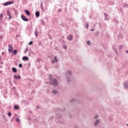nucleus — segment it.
Wrapping results in <instances>:
<instances>
[{
	"instance_id": "nucleus-14",
	"label": "nucleus",
	"mask_w": 128,
	"mask_h": 128,
	"mask_svg": "<svg viewBox=\"0 0 128 128\" xmlns=\"http://www.w3.org/2000/svg\"><path fill=\"white\" fill-rule=\"evenodd\" d=\"M40 8L42 10L44 11V4L42 3V2H41L40 3Z\"/></svg>"
},
{
	"instance_id": "nucleus-7",
	"label": "nucleus",
	"mask_w": 128,
	"mask_h": 128,
	"mask_svg": "<svg viewBox=\"0 0 128 128\" xmlns=\"http://www.w3.org/2000/svg\"><path fill=\"white\" fill-rule=\"evenodd\" d=\"M25 14L28 16H30V12L28 10H24Z\"/></svg>"
},
{
	"instance_id": "nucleus-22",
	"label": "nucleus",
	"mask_w": 128,
	"mask_h": 128,
	"mask_svg": "<svg viewBox=\"0 0 128 128\" xmlns=\"http://www.w3.org/2000/svg\"><path fill=\"white\" fill-rule=\"evenodd\" d=\"M40 22L41 24H42V26L44 25V20L41 19L40 20Z\"/></svg>"
},
{
	"instance_id": "nucleus-33",
	"label": "nucleus",
	"mask_w": 128,
	"mask_h": 128,
	"mask_svg": "<svg viewBox=\"0 0 128 128\" xmlns=\"http://www.w3.org/2000/svg\"><path fill=\"white\" fill-rule=\"evenodd\" d=\"M98 118V115H96L94 116V120H96V118Z\"/></svg>"
},
{
	"instance_id": "nucleus-15",
	"label": "nucleus",
	"mask_w": 128,
	"mask_h": 128,
	"mask_svg": "<svg viewBox=\"0 0 128 128\" xmlns=\"http://www.w3.org/2000/svg\"><path fill=\"white\" fill-rule=\"evenodd\" d=\"M99 122H100V120H96L95 121L94 123V126H98V123H99Z\"/></svg>"
},
{
	"instance_id": "nucleus-38",
	"label": "nucleus",
	"mask_w": 128,
	"mask_h": 128,
	"mask_svg": "<svg viewBox=\"0 0 128 128\" xmlns=\"http://www.w3.org/2000/svg\"><path fill=\"white\" fill-rule=\"evenodd\" d=\"M28 50V48H26L25 50V51L24 52V54H26V52H27Z\"/></svg>"
},
{
	"instance_id": "nucleus-57",
	"label": "nucleus",
	"mask_w": 128,
	"mask_h": 128,
	"mask_svg": "<svg viewBox=\"0 0 128 128\" xmlns=\"http://www.w3.org/2000/svg\"><path fill=\"white\" fill-rule=\"evenodd\" d=\"M6 118V116L4 115L3 116V118Z\"/></svg>"
},
{
	"instance_id": "nucleus-29",
	"label": "nucleus",
	"mask_w": 128,
	"mask_h": 128,
	"mask_svg": "<svg viewBox=\"0 0 128 128\" xmlns=\"http://www.w3.org/2000/svg\"><path fill=\"white\" fill-rule=\"evenodd\" d=\"M8 116H12V112H8Z\"/></svg>"
},
{
	"instance_id": "nucleus-42",
	"label": "nucleus",
	"mask_w": 128,
	"mask_h": 128,
	"mask_svg": "<svg viewBox=\"0 0 128 128\" xmlns=\"http://www.w3.org/2000/svg\"><path fill=\"white\" fill-rule=\"evenodd\" d=\"M36 60H37L38 62H40V58H38Z\"/></svg>"
},
{
	"instance_id": "nucleus-26",
	"label": "nucleus",
	"mask_w": 128,
	"mask_h": 128,
	"mask_svg": "<svg viewBox=\"0 0 128 128\" xmlns=\"http://www.w3.org/2000/svg\"><path fill=\"white\" fill-rule=\"evenodd\" d=\"M34 35H35V36H38V30H36L34 32Z\"/></svg>"
},
{
	"instance_id": "nucleus-17",
	"label": "nucleus",
	"mask_w": 128,
	"mask_h": 128,
	"mask_svg": "<svg viewBox=\"0 0 128 128\" xmlns=\"http://www.w3.org/2000/svg\"><path fill=\"white\" fill-rule=\"evenodd\" d=\"M48 56L49 58L52 59V58H54V55L52 54H48Z\"/></svg>"
},
{
	"instance_id": "nucleus-55",
	"label": "nucleus",
	"mask_w": 128,
	"mask_h": 128,
	"mask_svg": "<svg viewBox=\"0 0 128 128\" xmlns=\"http://www.w3.org/2000/svg\"><path fill=\"white\" fill-rule=\"evenodd\" d=\"M116 24H118V20H116Z\"/></svg>"
},
{
	"instance_id": "nucleus-49",
	"label": "nucleus",
	"mask_w": 128,
	"mask_h": 128,
	"mask_svg": "<svg viewBox=\"0 0 128 128\" xmlns=\"http://www.w3.org/2000/svg\"><path fill=\"white\" fill-rule=\"evenodd\" d=\"M2 36H0V40H2Z\"/></svg>"
},
{
	"instance_id": "nucleus-41",
	"label": "nucleus",
	"mask_w": 128,
	"mask_h": 128,
	"mask_svg": "<svg viewBox=\"0 0 128 128\" xmlns=\"http://www.w3.org/2000/svg\"><path fill=\"white\" fill-rule=\"evenodd\" d=\"M74 10H76V12H78V9L77 8H74Z\"/></svg>"
},
{
	"instance_id": "nucleus-3",
	"label": "nucleus",
	"mask_w": 128,
	"mask_h": 128,
	"mask_svg": "<svg viewBox=\"0 0 128 128\" xmlns=\"http://www.w3.org/2000/svg\"><path fill=\"white\" fill-rule=\"evenodd\" d=\"M8 52H10L11 54H12V52L14 50V48L12 47V44H10L8 46Z\"/></svg>"
},
{
	"instance_id": "nucleus-4",
	"label": "nucleus",
	"mask_w": 128,
	"mask_h": 128,
	"mask_svg": "<svg viewBox=\"0 0 128 128\" xmlns=\"http://www.w3.org/2000/svg\"><path fill=\"white\" fill-rule=\"evenodd\" d=\"M14 4V2L12 1H8L7 2H6L4 3L3 4V6H10V4Z\"/></svg>"
},
{
	"instance_id": "nucleus-30",
	"label": "nucleus",
	"mask_w": 128,
	"mask_h": 128,
	"mask_svg": "<svg viewBox=\"0 0 128 128\" xmlns=\"http://www.w3.org/2000/svg\"><path fill=\"white\" fill-rule=\"evenodd\" d=\"M123 8H128V4H124V6H123Z\"/></svg>"
},
{
	"instance_id": "nucleus-13",
	"label": "nucleus",
	"mask_w": 128,
	"mask_h": 128,
	"mask_svg": "<svg viewBox=\"0 0 128 128\" xmlns=\"http://www.w3.org/2000/svg\"><path fill=\"white\" fill-rule=\"evenodd\" d=\"M35 14H36V18H39L40 14L39 11H36V12H35Z\"/></svg>"
},
{
	"instance_id": "nucleus-63",
	"label": "nucleus",
	"mask_w": 128,
	"mask_h": 128,
	"mask_svg": "<svg viewBox=\"0 0 128 128\" xmlns=\"http://www.w3.org/2000/svg\"><path fill=\"white\" fill-rule=\"evenodd\" d=\"M13 88H16V87H14H14H13Z\"/></svg>"
},
{
	"instance_id": "nucleus-32",
	"label": "nucleus",
	"mask_w": 128,
	"mask_h": 128,
	"mask_svg": "<svg viewBox=\"0 0 128 128\" xmlns=\"http://www.w3.org/2000/svg\"><path fill=\"white\" fill-rule=\"evenodd\" d=\"M119 50H122V45H120L119 46Z\"/></svg>"
},
{
	"instance_id": "nucleus-54",
	"label": "nucleus",
	"mask_w": 128,
	"mask_h": 128,
	"mask_svg": "<svg viewBox=\"0 0 128 128\" xmlns=\"http://www.w3.org/2000/svg\"><path fill=\"white\" fill-rule=\"evenodd\" d=\"M0 74H2V70H0Z\"/></svg>"
},
{
	"instance_id": "nucleus-2",
	"label": "nucleus",
	"mask_w": 128,
	"mask_h": 128,
	"mask_svg": "<svg viewBox=\"0 0 128 128\" xmlns=\"http://www.w3.org/2000/svg\"><path fill=\"white\" fill-rule=\"evenodd\" d=\"M51 84L52 86H58V80H56V78H54L52 81H51Z\"/></svg>"
},
{
	"instance_id": "nucleus-52",
	"label": "nucleus",
	"mask_w": 128,
	"mask_h": 128,
	"mask_svg": "<svg viewBox=\"0 0 128 128\" xmlns=\"http://www.w3.org/2000/svg\"><path fill=\"white\" fill-rule=\"evenodd\" d=\"M36 108H40V106H36Z\"/></svg>"
},
{
	"instance_id": "nucleus-59",
	"label": "nucleus",
	"mask_w": 128,
	"mask_h": 128,
	"mask_svg": "<svg viewBox=\"0 0 128 128\" xmlns=\"http://www.w3.org/2000/svg\"><path fill=\"white\" fill-rule=\"evenodd\" d=\"M28 56H30V52L28 53Z\"/></svg>"
},
{
	"instance_id": "nucleus-6",
	"label": "nucleus",
	"mask_w": 128,
	"mask_h": 128,
	"mask_svg": "<svg viewBox=\"0 0 128 128\" xmlns=\"http://www.w3.org/2000/svg\"><path fill=\"white\" fill-rule=\"evenodd\" d=\"M72 38H73L72 34H70L68 36L67 38L68 40H69L70 42H72Z\"/></svg>"
},
{
	"instance_id": "nucleus-56",
	"label": "nucleus",
	"mask_w": 128,
	"mask_h": 128,
	"mask_svg": "<svg viewBox=\"0 0 128 128\" xmlns=\"http://www.w3.org/2000/svg\"><path fill=\"white\" fill-rule=\"evenodd\" d=\"M91 30L92 32V31L94 30V28L91 29Z\"/></svg>"
},
{
	"instance_id": "nucleus-53",
	"label": "nucleus",
	"mask_w": 128,
	"mask_h": 128,
	"mask_svg": "<svg viewBox=\"0 0 128 128\" xmlns=\"http://www.w3.org/2000/svg\"><path fill=\"white\" fill-rule=\"evenodd\" d=\"M52 64H54V60H52Z\"/></svg>"
},
{
	"instance_id": "nucleus-25",
	"label": "nucleus",
	"mask_w": 128,
	"mask_h": 128,
	"mask_svg": "<svg viewBox=\"0 0 128 128\" xmlns=\"http://www.w3.org/2000/svg\"><path fill=\"white\" fill-rule=\"evenodd\" d=\"M96 36H98L100 35V32H97L94 34Z\"/></svg>"
},
{
	"instance_id": "nucleus-34",
	"label": "nucleus",
	"mask_w": 128,
	"mask_h": 128,
	"mask_svg": "<svg viewBox=\"0 0 128 128\" xmlns=\"http://www.w3.org/2000/svg\"><path fill=\"white\" fill-rule=\"evenodd\" d=\"M18 66L19 68H22V63L19 64Z\"/></svg>"
},
{
	"instance_id": "nucleus-47",
	"label": "nucleus",
	"mask_w": 128,
	"mask_h": 128,
	"mask_svg": "<svg viewBox=\"0 0 128 128\" xmlns=\"http://www.w3.org/2000/svg\"><path fill=\"white\" fill-rule=\"evenodd\" d=\"M104 20H108V17H105Z\"/></svg>"
},
{
	"instance_id": "nucleus-40",
	"label": "nucleus",
	"mask_w": 128,
	"mask_h": 128,
	"mask_svg": "<svg viewBox=\"0 0 128 128\" xmlns=\"http://www.w3.org/2000/svg\"><path fill=\"white\" fill-rule=\"evenodd\" d=\"M104 14L105 17H108V14L106 12H104Z\"/></svg>"
},
{
	"instance_id": "nucleus-5",
	"label": "nucleus",
	"mask_w": 128,
	"mask_h": 128,
	"mask_svg": "<svg viewBox=\"0 0 128 128\" xmlns=\"http://www.w3.org/2000/svg\"><path fill=\"white\" fill-rule=\"evenodd\" d=\"M21 18L24 22H28L30 20V19L26 18L24 14L21 15Z\"/></svg>"
},
{
	"instance_id": "nucleus-35",
	"label": "nucleus",
	"mask_w": 128,
	"mask_h": 128,
	"mask_svg": "<svg viewBox=\"0 0 128 128\" xmlns=\"http://www.w3.org/2000/svg\"><path fill=\"white\" fill-rule=\"evenodd\" d=\"M86 28H88V23L86 24Z\"/></svg>"
},
{
	"instance_id": "nucleus-8",
	"label": "nucleus",
	"mask_w": 128,
	"mask_h": 128,
	"mask_svg": "<svg viewBox=\"0 0 128 128\" xmlns=\"http://www.w3.org/2000/svg\"><path fill=\"white\" fill-rule=\"evenodd\" d=\"M22 60L26 62V61L28 60L29 58H28V56H24L22 57Z\"/></svg>"
},
{
	"instance_id": "nucleus-20",
	"label": "nucleus",
	"mask_w": 128,
	"mask_h": 128,
	"mask_svg": "<svg viewBox=\"0 0 128 128\" xmlns=\"http://www.w3.org/2000/svg\"><path fill=\"white\" fill-rule=\"evenodd\" d=\"M49 80L50 82L52 81V75L50 74H49Z\"/></svg>"
},
{
	"instance_id": "nucleus-12",
	"label": "nucleus",
	"mask_w": 128,
	"mask_h": 128,
	"mask_svg": "<svg viewBox=\"0 0 128 128\" xmlns=\"http://www.w3.org/2000/svg\"><path fill=\"white\" fill-rule=\"evenodd\" d=\"M12 72H14V74H16L18 72V69L16 68L13 67L12 68Z\"/></svg>"
},
{
	"instance_id": "nucleus-28",
	"label": "nucleus",
	"mask_w": 128,
	"mask_h": 128,
	"mask_svg": "<svg viewBox=\"0 0 128 128\" xmlns=\"http://www.w3.org/2000/svg\"><path fill=\"white\" fill-rule=\"evenodd\" d=\"M76 4V2H74L73 4L71 3L70 4V6H74V4Z\"/></svg>"
},
{
	"instance_id": "nucleus-1",
	"label": "nucleus",
	"mask_w": 128,
	"mask_h": 128,
	"mask_svg": "<svg viewBox=\"0 0 128 128\" xmlns=\"http://www.w3.org/2000/svg\"><path fill=\"white\" fill-rule=\"evenodd\" d=\"M72 72L70 70H68L66 71V79L67 81L70 84V78H72Z\"/></svg>"
},
{
	"instance_id": "nucleus-58",
	"label": "nucleus",
	"mask_w": 128,
	"mask_h": 128,
	"mask_svg": "<svg viewBox=\"0 0 128 128\" xmlns=\"http://www.w3.org/2000/svg\"><path fill=\"white\" fill-rule=\"evenodd\" d=\"M28 66H30V63H29L28 64Z\"/></svg>"
},
{
	"instance_id": "nucleus-51",
	"label": "nucleus",
	"mask_w": 128,
	"mask_h": 128,
	"mask_svg": "<svg viewBox=\"0 0 128 128\" xmlns=\"http://www.w3.org/2000/svg\"><path fill=\"white\" fill-rule=\"evenodd\" d=\"M125 52H126V54H128V50H126Z\"/></svg>"
},
{
	"instance_id": "nucleus-27",
	"label": "nucleus",
	"mask_w": 128,
	"mask_h": 128,
	"mask_svg": "<svg viewBox=\"0 0 128 128\" xmlns=\"http://www.w3.org/2000/svg\"><path fill=\"white\" fill-rule=\"evenodd\" d=\"M34 44V42L32 41H30L29 43H28V46H32V44Z\"/></svg>"
},
{
	"instance_id": "nucleus-21",
	"label": "nucleus",
	"mask_w": 128,
	"mask_h": 128,
	"mask_svg": "<svg viewBox=\"0 0 128 128\" xmlns=\"http://www.w3.org/2000/svg\"><path fill=\"white\" fill-rule=\"evenodd\" d=\"M58 90H54L52 91V93L54 94H58Z\"/></svg>"
},
{
	"instance_id": "nucleus-39",
	"label": "nucleus",
	"mask_w": 128,
	"mask_h": 128,
	"mask_svg": "<svg viewBox=\"0 0 128 128\" xmlns=\"http://www.w3.org/2000/svg\"><path fill=\"white\" fill-rule=\"evenodd\" d=\"M76 102V100L72 99V100H70V102Z\"/></svg>"
},
{
	"instance_id": "nucleus-18",
	"label": "nucleus",
	"mask_w": 128,
	"mask_h": 128,
	"mask_svg": "<svg viewBox=\"0 0 128 128\" xmlns=\"http://www.w3.org/2000/svg\"><path fill=\"white\" fill-rule=\"evenodd\" d=\"M18 54V50H14L13 51V55L16 56Z\"/></svg>"
},
{
	"instance_id": "nucleus-44",
	"label": "nucleus",
	"mask_w": 128,
	"mask_h": 128,
	"mask_svg": "<svg viewBox=\"0 0 128 128\" xmlns=\"http://www.w3.org/2000/svg\"><path fill=\"white\" fill-rule=\"evenodd\" d=\"M0 18H4V15L2 14H0Z\"/></svg>"
},
{
	"instance_id": "nucleus-46",
	"label": "nucleus",
	"mask_w": 128,
	"mask_h": 128,
	"mask_svg": "<svg viewBox=\"0 0 128 128\" xmlns=\"http://www.w3.org/2000/svg\"><path fill=\"white\" fill-rule=\"evenodd\" d=\"M54 118V116H51L50 119L49 120H52Z\"/></svg>"
},
{
	"instance_id": "nucleus-16",
	"label": "nucleus",
	"mask_w": 128,
	"mask_h": 128,
	"mask_svg": "<svg viewBox=\"0 0 128 128\" xmlns=\"http://www.w3.org/2000/svg\"><path fill=\"white\" fill-rule=\"evenodd\" d=\"M14 110H20V106H18L16 104L14 106Z\"/></svg>"
},
{
	"instance_id": "nucleus-43",
	"label": "nucleus",
	"mask_w": 128,
	"mask_h": 128,
	"mask_svg": "<svg viewBox=\"0 0 128 128\" xmlns=\"http://www.w3.org/2000/svg\"><path fill=\"white\" fill-rule=\"evenodd\" d=\"M62 9L61 8H60L58 10V12H62Z\"/></svg>"
},
{
	"instance_id": "nucleus-24",
	"label": "nucleus",
	"mask_w": 128,
	"mask_h": 128,
	"mask_svg": "<svg viewBox=\"0 0 128 128\" xmlns=\"http://www.w3.org/2000/svg\"><path fill=\"white\" fill-rule=\"evenodd\" d=\"M62 46H63V48H64V50H66V48H68V46H66V44H63Z\"/></svg>"
},
{
	"instance_id": "nucleus-61",
	"label": "nucleus",
	"mask_w": 128,
	"mask_h": 128,
	"mask_svg": "<svg viewBox=\"0 0 128 128\" xmlns=\"http://www.w3.org/2000/svg\"><path fill=\"white\" fill-rule=\"evenodd\" d=\"M30 114H32V111H30Z\"/></svg>"
},
{
	"instance_id": "nucleus-31",
	"label": "nucleus",
	"mask_w": 128,
	"mask_h": 128,
	"mask_svg": "<svg viewBox=\"0 0 128 128\" xmlns=\"http://www.w3.org/2000/svg\"><path fill=\"white\" fill-rule=\"evenodd\" d=\"M86 44H88V46H90V40L87 41Z\"/></svg>"
},
{
	"instance_id": "nucleus-9",
	"label": "nucleus",
	"mask_w": 128,
	"mask_h": 128,
	"mask_svg": "<svg viewBox=\"0 0 128 128\" xmlns=\"http://www.w3.org/2000/svg\"><path fill=\"white\" fill-rule=\"evenodd\" d=\"M14 78H15V80H20V78H22V77L20 76V75H18V76H16V75H14Z\"/></svg>"
},
{
	"instance_id": "nucleus-36",
	"label": "nucleus",
	"mask_w": 128,
	"mask_h": 128,
	"mask_svg": "<svg viewBox=\"0 0 128 128\" xmlns=\"http://www.w3.org/2000/svg\"><path fill=\"white\" fill-rule=\"evenodd\" d=\"M114 52L116 53L117 56L118 54V50H116V49L114 48Z\"/></svg>"
},
{
	"instance_id": "nucleus-50",
	"label": "nucleus",
	"mask_w": 128,
	"mask_h": 128,
	"mask_svg": "<svg viewBox=\"0 0 128 128\" xmlns=\"http://www.w3.org/2000/svg\"><path fill=\"white\" fill-rule=\"evenodd\" d=\"M2 56H4V52H2Z\"/></svg>"
},
{
	"instance_id": "nucleus-37",
	"label": "nucleus",
	"mask_w": 128,
	"mask_h": 128,
	"mask_svg": "<svg viewBox=\"0 0 128 128\" xmlns=\"http://www.w3.org/2000/svg\"><path fill=\"white\" fill-rule=\"evenodd\" d=\"M16 122H20V118H16Z\"/></svg>"
},
{
	"instance_id": "nucleus-23",
	"label": "nucleus",
	"mask_w": 128,
	"mask_h": 128,
	"mask_svg": "<svg viewBox=\"0 0 128 128\" xmlns=\"http://www.w3.org/2000/svg\"><path fill=\"white\" fill-rule=\"evenodd\" d=\"M54 60L55 62H58V57L56 56H54Z\"/></svg>"
},
{
	"instance_id": "nucleus-19",
	"label": "nucleus",
	"mask_w": 128,
	"mask_h": 128,
	"mask_svg": "<svg viewBox=\"0 0 128 128\" xmlns=\"http://www.w3.org/2000/svg\"><path fill=\"white\" fill-rule=\"evenodd\" d=\"M56 116L58 118H62V114H56Z\"/></svg>"
},
{
	"instance_id": "nucleus-64",
	"label": "nucleus",
	"mask_w": 128,
	"mask_h": 128,
	"mask_svg": "<svg viewBox=\"0 0 128 128\" xmlns=\"http://www.w3.org/2000/svg\"><path fill=\"white\" fill-rule=\"evenodd\" d=\"M126 126H128V124H127Z\"/></svg>"
},
{
	"instance_id": "nucleus-60",
	"label": "nucleus",
	"mask_w": 128,
	"mask_h": 128,
	"mask_svg": "<svg viewBox=\"0 0 128 128\" xmlns=\"http://www.w3.org/2000/svg\"><path fill=\"white\" fill-rule=\"evenodd\" d=\"M23 102H26V100H23Z\"/></svg>"
},
{
	"instance_id": "nucleus-11",
	"label": "nucleus",
	"mask_w": 128,
	"mask_h": 128,
	"mask_svg": "<svg viewBox=\"0 0 128 128\" xmlns=\"http://www.w3.org/2000/svg\"><path fill=\"white\" fill-rule=\"evenodd\" d=\"M124 88H128V81L124 83Z\"/></svg>"
},
{
	"instance_id": "nucleus-62",
	"label": "nucleus",
	"mask_w": 128,
	"mask_h": 128,
	"mask_svg": "<svg viewBox=\"0 0 128 128\" xmlns=\"http://www.w3.org/2000/svg\"><path fill=\"white\" fill-rule=\"evenodd\" d=\"M59 110H61V112H62V110L61 109H59Z\"/></svg>"
},
{
	"instance_id": "nucleus-10",
	"label": "nucleus",
	"mask_w": 128,
	"mask_h": 128,
	"mask_svg": "<svg viewBox=\"0 0 128 128\" xmlns=\"http://www.w3.org/2000/svg\"><path fill=\"white\" fill-rule=\"evenodd\" d=\"M7 16H9V18L10 20L12 18V14H10V10H7Z\"/></svg>"
},
{
	"instance_id": "nucleus-45",
	"label": "nucleus",
	"mask_w": 128,
	"mask_h": 128,
	"mask_svg": "<svg viewBox=\"0 0 128 128\" xmlns=\"http://www.w3.org/2000/svg\"><path fill=\"white\" fill-rule=\"evenodd\" d=\"M38 44H39V46H42V43L41 42H38Z\"/></svg>"
},
{
	"instance_id": "nucleus-48",
	"label": "nucleus",
	"mask_w": 128,
	"mask_h": 128,
	"mask_svg": "<svg viewBox=\"0 0 128 128\" xmlns=\"http://www.w3.org/2000/svg\"><path fill=\"white\" fill-rule=\"evenodd\" d=\"M3 18L4 17H1L0 18V20L2 22V18Z\"/></svg>"
}]
</instances>
